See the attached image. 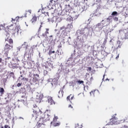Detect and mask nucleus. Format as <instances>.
I'll list each match as a JSON object with an SVG mask.
<instances>
[{
	"mask_svg": "<svg viewBox=\"0 0 128 128\" xmlns=\"http://www.w3.org/2000/svg\"><path fill=\"white\" fill-rule=\"evenodd\" d=\"M12 76V78H14V76Z\"/></svg>",
	"mask_w": 128,
	"mask_h": 128,
	"instance_id": "49",
	"label": "nucleus"
},
{
	"mask_svg": "<svg viewBox=\"0 0 128 128\" xmlns=\"http://www.w3.org/2000/svg\"><path fill=\"white\" fill-rule=\"evenodd\" d=\"M6 38H5V42H8V43H6L4 47V55L6 56H8V52L14 48V40L12 38H10V34L6 35Z\"/></svg>",
	"mask_w": 128,
	"mask_h": 128,
	"instance_id": "2",
	"label": "nucleus"
},
{
	"mask_svg": "<svg viewBox=\"0 0 128 128\" xmlns=\"http://www.w3.org/2000/svg\"><path fill=\"white\" fill-rule=\"evenodd\" d=\"M54 1V0H50V2L52 3V2Z\"/></svg>",
	"mask_w": 128,
	"mask_h": 128,
	"instance_id": "43",
	"label": "nucleus"
},
{
	"mask_svg": "<svg viewBox=\"0 0 128 128\" xmlns=\"http://www.w3.org/2000/svg\"><path fill=\"white\" fill-rule=\"evenodd\" d=\"M58 118L57 116H54L52 122H50V126H60V122H56Z\"/></svg>",
	"mask_w": 128,
	"mask_h": 128,
	"instance_id": "4",
	"label": "nucleus"
},
{
	"mask_svg": "<svg viewBox=\"0 0 128 128\" xmlns=\"http://www.w3.org/2000/svg\"><path fill=\"white\" fill-rule=\"evenodd\" d=\"M25 96H22V98H25Z\"/></svg>",
	"mask_w": 128,
	"mask_h": 128,
	"instance_id": "40",
	"label": "nucleus"
},
{
	"mask_svg": "<svg viewBox=\"0 0 128 128\" xmlns=\"http://www.w3.org/2000/svg\"><path fill=\"white\" fill-rule=\"evenodd\" d=\"M32 116L36 120H38L36 126L37 128H40L44 122L50 120V110H46L44 113H43L40 109L37 108L34 110V114Z\"/></svg>",
	"mask_w": 128,
	"mask_h": 128,
	"instance_id": "1",
	"label": "nucleus"
},
{
	"mask_svg": "<svg viewBox=\"0 0 128 128\" xmlns=\"http://www.w3.org/2000/svg\"><path fill=\"white\" fill-rule=\"evenodd\" d=\"M48 30H50V29L48 28H46V31L45 32L44 34L46 36L47 34H48Z\"/></svg>",
	"mask_w": 128,
	"mask_h": 128,
	"instance_id": "23",
	"label": "nucleus"
},
{
	"mask_svg": "<svg viewBox=\"0 0 128 128\" xmlns=\"http://www.w3.org/2000/svg\"><path fill=\"white\" fill-rule=\"evenodd\" d=\"M88 70H90H90H92V68L91 67H88Z\"/></svg>",
	"mask_w": 128,
	"mask_h": 128,
	"instance_id": "33",
	"label": "nucleus"
},
{
	"mask_svg": "<svg viewBox=\"0 0 128 128\" xmlns=\"http://www.w3.org/2000/svg\"><path fill=\"white\" fill-rule=\"evenodd\" d=\"M74 15H72V16H69V17H68L67 18V20H69L70 22H72L74 18V20H76V18H78V16L76 15V13H74Z\"/></svg>",
	"mask_w": 128,
	"mask_h": 128,
	"instance_id": "7",
	"label": "nucleus"
},
{
	"mask_svg": "<svg viewBox=\"0 0 128 128\" xmlns=\"http://www.w3.org/2000/svg\"><path fill=\"white\" fill-rule=\"evenodd\" d=\"M108 42V37H106L104 42V44H106V42Z\"/></svg>",
	"mask_w": 128,
	"mask_h": 128,
	"instance_id": "25",
	"label": "nucleus"
},
{
	"mask_svg": "<svg viewBox=\"0 0 128 128\" xmlns=\"http://www.w3.org/2000/svg\"><path fill=\"white\" fill-rule=\"evenodd\" d=\"M64 27H61V28H60V30H64Z\"/></svg>",
	"mask_w": 128,
	"mask_h": 128,
	"instance_id": "35",
	"label": "nucleus"
},
{
	"mask_svg": "<svg viewBox=\"0 0 128 128\" xmlns=\"http://www.w3.org/2000/svg\"><path fill=\"white\" fill-rule=\"evenodd\" d=\"M55 52H54V51H49L48 54L50 56H51L52 54H54Z\"/></svg>",
	"mask_w": 128,
	"mask_h": 128,
	"instance_id": "20",
	"label": "nucleus"
},
{
	"mask_svg": "<svg viewBox=\"0 0 128 128\" xmlns=\"http://www.w3.org/2000/svg\"><path fill=\"white\" fill-rule=\"evenodd\" d=\"M92 94H94L93 91H91V92H90V96H92Z\"/></svg>",
	"mask_w": 128,
	"mask_h": 128,
	"instance_id": "39",
	"label": "nucleus"
},
{
	"mask_svg": "<svg viewBox=\"0 0 128 128\" xmlns=\"http://www.w3.org/2000/svg\"><path fill=\"white\" fill-rule=\"evenodd\" d=\"M21 80L24 82H28V78H22Z\"/></svg>",
	"mask_w": 128,
	"mask_h": 128,
	"instance_id": "22",
	"label": "nucleus"
},
{
	"mask_svg": "<svg viewBox=\"0 0 128 128\" xmlns=\"http://www.w3.org/2000/svg\"><path fill=\"white\" fill-rule=\"evenodd\" d=\"M42 36H43V38H44V37L46 36V34L44 33V34H42Z\"/></svg>",
	"mask_w": 128,
	"mask_h": 128,
	"instance_id": "31",
	"label": "nucleus"
},
{
	"mask_svg": "<svg viewBox=\"0 0 128 128\" xmlns=\"http://www.w3.org/2000/svg\"><path fill=\"white\" fill-rule=\"evenodd\" d=\"M21 102H24V100H21Z\"/></svg>",
	"mask_w": 128,
	"mask_h": 128,
	"instance_id": "45",
	"label": "nucleus"
},
{
	"mask_svg": "<svg viewBox=\"0 0 128 128\" xmlns=\"http://www.w3.org/2000/svg\"><path fill=\"white\" fill-rule=\"evenodd\" d=\"M58 78H54L52 80V82H53V84H58Z\"/></svg>",
	"mask_w": 128,
	"mask_h": 128,
	"instance_id": "12",
	"label": "nucleus"
},
{
	"mask_svg": "<svg viewBox=\"0 0 128 128\" xmlns=\"http://www.w3.org/2000/svg\"><path fill=\"white\" fill-rule=\"evenodd\" d=\"M26 42H24V44L22 45V48H25L26 50H28V44H26Z\"/></svg>",
	"mask_w": 128,
	"mask_h": 128,
	"instance_id": "14",
	"label": "nucleus"
},
{
	"mask_svg": "<svg viewBox=\"0 0 128 128\" xmlns=\"http://www.w3.org/2000/svg\"><path fill=\"white\" fill-rule=\"evenodd\" d=\"M118 12L114 11V12H113L112 14V16H118Z\"/></svg>",
	"mask_w": 128,
	"mask_h": 128,
	"instance_id": "21",
	"label": "nucleus"
},
{
	"mask_svg": "<svg viewBox=\"0 0 128 128\" xmlns=\"http://www.w3.org/2000/svg\"><path fill=\"white\" fill-rule=\"evenodd\" d=\"M46 14H48V12H46Z\"/></svg>",
	"mask_w": 128,
	"mask_h": 128,
	"instance_id": "46",
	"label": "nucleus"
},
{
	"mask_svg": "<svg viewBox=\"0 0 128 128\" xmlns=\"http://www.w3.org/2000/svg\"><path fill=\"white\" fill-rule=\"evenodd\" d=\"M118 58H119V56L118 55L116 56V58L118 59Z\"/></svg>",
	"mask_w": 128,
	"mask_h": 128,
	"instance_id": "41",
	"label": "nucleus"
},
{
	"mask_svg": "<svg viewBox=\"0 0 128 128\" xmlns=\"http://www.w3.org/2000/svg\"><path fill=\"white\" fill-rule=\"evenodd\" d=\"M22 83H18L17 84V86H18V88H20V86H22Z\"/></svg>",
	"mask_w": 128,
	"mask_h": 128,
	"instance_id": "28",
	"label": "nucleus"
},
{
	"mask_svg": "<svg viewBox=\"0 0 128 128\" xmlns=\"http://www.w3.org/2000/svg\"><path fill=\"white\" fill-rule=\"evenodd\" d=\"M73 98H74V96L70 94V96H68L66 100H70H70H72Z\"/></svg>",
	"mask_w": 128,
	"mask_h": 128,
	"instance_id": "13",
	"label": "nucleus"
},
{
	"mask_svg": "<svg viewBox=\"0 0 128 128\" xmlns=\"http://www.w3.org/2000/svg\"><path fill=\"white\" fill-rule=\"evenodd\" d=\"M12 20H11V22L12 21H14L16 20L17 22V20H20V17L18 16H16L14 19H13L12 18Z\"/></svg>",
	"mask_w": 128,
	"mask_h": 128,
	"instance_id": "19",
	"label": "nucleus"
},
{
	"mask_svg": "<svg viewBox=\"0 0 128 128\" xmlns=\"http://www.w3.org/2000/svg\"><path fill=\"white\" fill-rule=\"evenodd\" d=\"M58 48H62V45H59L58 46Z\"/></svg>",
	"mask_w": 128,
	"mask_h": 128,
	"instance_id": "38",
	"label": "nucleus"
},
{
	"mask_svg": "<svg viewBox=\"0 0 128 128\" xmlns=\"http://www.w3.org/2000/svg\"><path fill=\"white\" fill-rule=\"evenodd\" d=\"M68 108H72V105L70 104L68 106Z\"/></svg>",
	"mask_w": 128,
	"mask_h": 128,
	"instance_id": "36",
	"label": "nucleus"
},
{
	"mask_svg": "<svg viewBox=\"0 0 128 128\" xmlns=\"http://www.w3.org/2000/svg\"><path fill=\"white\" fill-rule=\"evenodd\" d=\"M38 80H40V75L36 74L35 75H34L32 82H38Z\"/></svg>",
	"mask_w": 128,
	"mask_h": 128,
	"instance_id": "8",
	"label": "nucleus"
},
{
	"mask_svg": "<svg viewBox=\"0 0 128 128\" xmlns=\"http://www.w3.org/2000/svg\"><path fill=\"white\" fill-rule=\"evenodd\" d=\"M48 102L51 106H54V104H56V101L54 100L52 97H48Z\"/></svg>",
	"mask_w": 128,
	"mask_h": 128,
	"instance_id": "6",
	"label": "nucleus"
},
{
	"mask_svg": "<svg viewBox=\"0 0 128 128\" xmlns=\"http://www.w3.org/2000/svg\"><path fill=\"white\" fill-rule=\"evenodd\" d=\"M42 22H41V24L40 25V27L38 29V32H40V30H42Z\"/></svg>",
	"mask_w": 128,
	"mask_h": 128,
	"instance_id": "26",
	"label": "nucleus"
},
{
	"mask_svg": "<svg viewBox=\"0 0 128 128\" xmlns=\"http://www.w3.org/2000/svg\"><path fill=\"white\" fill-rule=\"evenodd\" d=\"M36 20H38V17L36 15H34L32 16L30 21L32 24H36Z\"/></svg>",
	"mask_w": 128,
	"mask_h": 128,
	"instance_id": "9",
	"label": "nucleus"
},
{
	"mask_svg": "<svg viewBox=\"0 0 128 128\" xmlns=\"http://www.w3.org/2000/svg\"><path fill=\"white\" fill-rule=\"evenodd\" d=\"M106 80H110V79L106 78Z\"/></svg>",
	"mask_w": 128,
	"mask_h": 128,
	"instance_id": "44",
	"label": "nucleus"
},
{
	"mask_svg": "<svg viewBox=\"0 0 128 128\" xmlns=\"http://www.w3.org/2000/svg\"><path fill=\"white\" fill-rule=\"evenodd\" d=\"M58 98H62L64 96V90H60L58 92Z\"/></svg>",
	"mask_w": 128,
	"mask_h": 128,
	"instance_id": "10",
	"label": "nucleus"
},
{
	"mask_svg": "<svg viewBox=\"0 0 128 128\" xmlns=\"http://www.w3.org/2000/svg\"><path fill=\"white\" fill-rule=\"evenodd\" d=\"M114 20H115V22H118V18L117 17H114Z\"/></svg>",
	"mask_w": 128,
	"mask_h": 128,
	"instance_id": "27",
	"label": "nucleus"
},
{
	"mask_svg": "<svg viewBox=\"0 0 128 128\" xmlns=\"http://www.w3.org/2000/svg\"><path fill=\"white\" fill-rule=\"evenodd\" d=\"M36 46H33L31 47L32 50H36Z\"/></svg>",
	"mask_w": 128,
	"mask_h": 128,
	"instance_id": "24",
	"label": "nucleus"
},
{
	"mask_svg": "<svg viewBox=\"0 0 128 128\" xmlns=\"http://www.w3.org/2000/svg\"><path fill=\"white\" fill-rule=\"evenodd\" d=\"M2 62V58H0V64Z\"/></svg>",
	"mask_w": 128,
	"mask_h": 128,
	"instance_id": "34",
	"label": "nucleus"
},
{
	"mask_svg": "<svg viewBox=\"0 0 128 128\" xmlns=\"http://www.w3.org/2000/svg\"><path fill=\"white\" fill-rule=\"evenodd\" d=\"M112 90H116V88L112 87Z\"/></svg>",
	"mask_w": 128,
	"mask_h": 128,
	"instance_id": "37",
	"label": "nucleus"
},
{
	"mask_svg": "<svg viewBox=\"0 0 128 128\" xmlns=\"http://www.w3.org/2000/svg\"><path fill=\"white\" fill-rule=\"evenodd\" d=\"M104 80V76H103L102 80Z\"/></svg>",
	"mask_w": 128,
	"mask_h": 128,
	"instance_id": "42",
	"label": "nucleus"
},
{
	"mask_svg": "<svg viewBox=\"0 0 128 128\" xmlns=\"http://www.w3.org/2000/svg\"><path fill=\"white\" fill-rule=\"evenodd\" d=\"M96 27L98 28H100V30H102V28H104V26H102V24L100 23L98 24H96Z\"/></svg>",
	"mask_w": 128,
	"mask_h": 128,
	"instance_id": "15",
	"label": "nucleus"
},
{
	"mask_svg": "<svg viewBox=\"0 0 128 128\" xmlns=\"http://www.w3.org/2000/svg\"><path fill=\"white\" fill-rule=\"evenodd\" d=\"M6 28V26H3L2 24H0V30H4Z\"/></svg>",
	"mask_w": 128,
	"mask_h": 128,
	"instance_id": "17",
	"label": "nucleus"
},
{
	"mask_svg": "<svg viewBox=\"0 0 128 128\" xmlns=\"http://www.w3.org/2000/svg\"><path fill=\"white\" fill-rule=\"evenodd\" d=\"M77 38L79 40H82L84 38V31L78 30L76 32Z\"/></svg>",
	"mask_w": 128,
	"mask_h": 128,
	"instance_id": "5",
	"label": "nucleus"
},
{
	"mask_svg": "<svg viewBox=\"0 0 128 128\" xmlns=\"http://www.w3.org/2000/svg\"><path fill=\"white\" fill-rule=\"evenodd\" d=\"M34 109H33V114H34V110H36V108H38V110H40V108H38V106H36V105H34Z\"/></svg>",
	"mask_w": 128,
	"mask_h": 128,
	"instance_id": "18",
	"label": "nucleus"
},
{
	"mask_svg": "<svg viewBox=\"0 0 128 128\" xmlns=\"http://www.w3.org/2000/svg\"><path fill=\"white\" fill-rule=\"evenodd\" d=\"M4 94V89L0 87V96H2V95Z\"/></svg>",
	"mask_w": 128,
	"mask_h": 128,
	"instance_id": "11",
	"label": "nucleus"
},
{
	"mask_svg": "<svg viewBox=\"0 0 128 128\" xmlns=\"http://www.w3.org/2000/svg\"><path fill=\"white\" fill-rule=\"evenodd\" d=\"M8 30L7 32H6V34H5L6 36L8 34H9V38H10V34H18V32H20V30L18 29V28L16 26H14V24H12L10 26H6V29Z\"/></svg>",
	"mask_w": 128,
	"mask_h": 128,
	"instance_id": "3",
	"label": "nucleus"
},
{
	"mask_svg": "<svg viewBox=\"0 0 128 128\" xmlns=\"http://www.w3.org/2000/svg\"><path fill=\"white\" fill-rule=\"evenodd\" d=\"M76 84H84V82L82 80H78L76 81Z\"/></svg>",
	"mask_w": 128,
	"mask_h": 128,
	"instance_id": "16",
	"label": "nucleus"
},
{
	"mask_svg": "<svg viewBox=\"0 0 128 128\" xmlns=\"http://www.w3.org/2000/svg\"><path fill=\"white\" fill-rule=\"evenodd\" d=\"M4 128H10V126L8 125H4Z\"/></svg>",
	"mask_w": 128,
	"mask_h": 128,
	"instance_id": "29",
	"label": "nucleus"
},
{
	"mask_svg": "<svg viewBox=\"0 0 128 128\" xmlns=\"http://www.w3.org/2000/svg\"><path fill=\"white\" fill-rule=\"evenodd\" d=\"M0 128H4L2 126L0 127Z\"/></svg>",
	"mask_w": 128,
	"mask_h": 128,
	"instance_id": "48",
	"label": "nucleus"
},
{
	"mask_svg": "<svg viewBox=\"0 0 128 128\" xmlns=\"http://www.w3.org/2000/svg\"><path fill=\"white\" fill-rule=\"evenodd\" d=\"M28 12H29L30 14H32V10H28Z\"/></svg>",
	"mask_w": 128,
	"mask_h": 128,
	"instance_id": "32",
	"label": "nucleus"
},
{
	"mask_svg": "<svg viewBox=\"0 0 128 128\" xmlns=\"http://www.w3.org/2000/svg\"><path fill=\"white\" fill-rule=\"evenodd\" d=\"M50 38H52V36H50Z\"/></svg>",
	"mask_w": 128,
	"mask_h": 128,
	"instance_id": "47",
	"label": "nucleus"
},
{
	"mask_svg": "<svg viewBox=\"0 0 128 128\" xmlns=\"http://www.w3.org/2000/svg\"><path fill=\"white\" fill-rule=\"evenodd\" d=\"M112 18V16H109L108 18H107V20H112V18Z\"/></svg>",
	"mask_w": 128,
	"mask_h": 128,
	"instance_id": "30",
	"label": "nucleus"
}]
</instances>
